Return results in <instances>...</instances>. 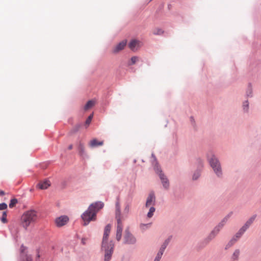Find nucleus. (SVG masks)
<instances>
[{
	"mask_svg": "<svg viewBox=\"0 0 261 261\" xmlns=\"http://www.w3.org/2000/svg\"><path fill=\"white\" fill-rule=\"evenodd\" d=\"M103 203L100 201L96 202L90 204L87 210L81 215L83 225L86 226L91 221H95L97 213L103 207Z\"/></svg>",
	"mask_w": 261,
	"mask_h": 261,
	"instance_id": "f257e3e1",
	"label": "nucleus"
},
{
	"mask_svg": "<svg viewBox=\"0 0 261 261\" xmlns=\"http://www.w3.org/2000/svg\"><path fill=\"white\" fill-rule=\"evenodd\" d=\"M138 61H139V58L138 57H136V56H134V57H132V58L130 59L131 63H129V64L130 65H134L136 62H137Z\"/></svg>",
	"mask_w": 261,
	"mask_h": 261,
	"instance_id": "cd10ccee",
	"label": "nucleus"
},
{
	"mask_svg": "<svg viewBox=\"0 0 261 261\" xmlns=\"http://www.w3.org/2000/svg\"><path fill=\"white\" fill-rule=\"evenodd\" d=\"M116 218L117 221V230H116V240L119 241L121 239L122 231L123 229V225L120 218V210L118 203L117 204V210L116 213Z\"/></svg>",
	"mask_w": 261,
	"mask_h": 261,
	"instance_id": "7ed1b4c3",
	"label": "nucleus"
},
{
	"mask_svg": "<svg viewBox=\"0 0 261 261\" xmlns=\"http://www.w3.org/2000/svg\"><path fill=\"white\" fill-rule=\"evenodd\" d=\"M103 144V141H98L96 139H92L89 143V145L91 147H95L98 146H102Z\"/></svg>",
	"mask_w": 261,
	"mask_h": 261,
	"instance_id": "dca6fc26",
	"label": "nucleus"
},
{
	"mask_svg": "<svg viewBox=\"0 0 261 261\" xmlns=\"http://www.w3.org/2000/svg\"><path fill=\"white\" fill-rule=\"evenodd\" d=\"M200 173L199 171H196L193 175V179L196 180L200 176Z\"/></svg>",
	"mask_w": 261,
	"mask_h": 261,
	"instance_id": "2f4dec72",
	"label": "nucleus"
},
{
	"mask_svg": "<svg viewBox=\"0 0 261 261\" xmlns=\"http://www.w3.org/2000/svg\"><path fill=\"white\" fill-rule=\"evenodd\" d=\"M255 218L256 215L252 216L251 218L249 219V220L246 222V223L242 228H244V229L246 231L251 225V224L253 222Z\"/></svg>",
	"mask_w": 261,
	"mask_h": 261,
	"instance_id": "6ab92c4d",
	"label": "nucleus"
},
{
	"mask_svg": "<svg viewBox=\"0 0 261 261\" xmlns=\"http://www.w3.org/2000/svg\"><path fill=\"white\" fill-rule=\"evenodd\" d=\"M255 218L256 215L252 216L251 218L249 219V220L246 222V223L242 228H244V229L246 231L251 225V224L253 222Z\"/></svg>",
	"mask_w": 261,
	"mask_h": 261,
	"instance_id": "a211bd4d",
	"label": "nucleus"
},
{
	"mask_svg": "<svg viewBox=\"0 0 261 261\" xmlns=\"http://www.w3.org/2000/svg\"><path fill=\"white\" fill-rule=\"evenodd\" d=\"M68 221L69 218L67 216H61L56 219L55 222L57 226L61 227L66 224Z\"/></svg>",
	"mask_w": 261,
	"mask_h": 261,
	"instance_id": "9b49d317",
	"label": "nucleus"
},
{
	"mask_svg": "<svg viewBox=\"0 0 261 261\" xmlns=\"http://www.w3.org/2000/svg\"><path fill=\"white\" fill-rule=\"evenodd\" d=\"M95 105V101L93 100H89L85 106L84 109L87 111L91 109Z\"/></svg>",
	"mask_w": 261,
	"mask_h": 261,
	"instance_id": "4be33fe9",
	"label": "nucleus"
},
{
	"mask_svg": "<svg viewBox=\"0 0 261 261\" xmlns=\"http://www.w3.org/2000/svg\"><path fill=\"white\" fill-rule=\"evenodd\" d=\"M93 114H91L88 117V118L87 119L86 122H85V124L86 125H87V126H88L90 123H91V120H92V119L93 118Z\"/></svg>",
	"mask_w": 261,
	"mask_h": 261,
	"instance_id": "7c9ffc66",
	"label": "nucleus"
},
{
	"mask_svg": "<svg viewBox=\"0 0 261 261\" xmlns=\"http://www.w3.org/2000/svg\"><path fill=\"white\" fill-rule=\"evenodd\" d=\"M154 170L156 173L159 174L160 179L162 181L163 187L168 189L169 187V182L168 179L167 178L166 176L162 173L160 168L156 165L154 166Z\"/></svg>",
	"mask_w": 261,
	"mask_h": 261,
	"instance_id": "423d86ee",
	"label": "nucleus"
},
{
	"mask_svg": "<svg viewBox=\"0 0 261 261\" xmlns=\"http://www.w3.org/2000/svg\"><path fill=\"white\" fill-rule=\"evenodd\" d=\"M163 33V31L160 29H156L153 32L154 35H161Z\"/></svg>",
	"mask_w": 261,
	"mask_h": 261,
	"instance_id": "473e14b6",
	"label": "nucleus"
},
{
	"mask_svg": "<svg viewBox=\"0 0 261 261\" xmlns=\"http://www.w3.org/2000/svg\"><path fill=\"white\" fill-rule=\"evenodd\" d=\"M127 43V41L126 40H123L119 43L117 44L113 48V52L114 53H117L119 51L122 50L124 49V47L126 46Z\"/></svg>",
	"mask_w": 261,
	"mask_h": 261,
	"instance_id": "4468645a",
	"label": "nucleus"
},
{
	"mask_svg": "<svg viewBox=\"0 0 261 261\" xmlns=\"http://www.w3.org/2000/svg\"><path fill=\"white\" fill-rule=\"evenodd\" d=\"M255 218L256 215L252 216L251 218L249 219V220L246 222V223L242 228H244V229L246 231L251 225V224L253 222Z\"/></svg>",
	"mask_w": 261,
	"mask_h": 261,
	"instance_id": "f3484780",
	"label": "nucleus"
},
{
	"mask_svg": "<svg viewBox=\"0 0 261 261\" xmlns=\"http://www.w3.org/2000/svg\"><path fill=\"white\" fill-rule=\"evenodd\" d=\"M155 211V208L153 206L150 207L149 211L147 213V217L149 218H151Z\"/></svg>",
	"mask_w": 261,
	"mask_h": 261,
	"instance_id": "a878e982",
	"label": "nucleus"
},
{
	"mask_svg": "<svg viewBox=\"0 0 261 261\" xmlns=\"http://www.w3.org/2000/svg\"><path fill=\"white\" fill-rule=\"evenodd\" d=\"M82 242H83V244H85V241H84L83 239L82 240Z\"/></svg>",
	"mask_w": 261,
	"mask_h": 261,
	"instance_id": "a19ab883",
	"label": "nucleus"
},
{
	"mask_svg": "<svg viewBox=\"0 0 261 261\" xmlns=\"http://www.w3.org/2000/svg\"><path fill=\"white\" fill-rule=\"evenodd\" d=\"M27 248L23 245H21L20 247V252H21V261H32V258L31 256L29 255L27 253H25V251L26 250Z\"/></svg>",
	"mask_w": 261,
	"mask_h": 261,
	"instance_id": "f8f14e48",
	"label": "nucleus"
},
{
	"mask_svg": "<svg viewBox=\"0 0 261 261\" xmlns=\"http://www.w3.org/2000/svg\"><path fill=\"white\" fill-rule=\"evenodd\" d=\"M163 253L159 251V252H158L157 254H156V256L155 258V259H158V260H160V259L162 257V256L163 255Z\"/></svg>",
	"mask_w": 261,
	"mask_h": 261,
	"instance_id": "72a5a7b5",
	"label": "nucleus"
},
{
	"mask_svg": "<svg viewBox=\"0 0 261 261\" xmlns=\"http://www.w3.org/2000/svg\"><path fill=\"white\" fill-rule=\"evenodd\" d=\"M232 215V212H229L223 219V220L219 223V224L215 227L214 230L212 231L211 233V236H212L213 238L219 232V231L222 228L223 226L225 224L228 220L230 218V217Z\"/></svg>",
	"mask_w": 261,
	"mask_h": 261,
	"instance_id": "39448f33",
	"label": "nucleus"
},
{
	"mask_svg": "<svg viewBox=\"0 0 261 261\" xmlns=\"http://www.w3.org/2000/svg\"><path fill=\"white\" fill-rule=\"evenodd\" d=\"M171 239V237H169L164 241V242L162 245L161 248H160V250H159L160 251L164 253L166 248L167 247V246L169 244V242H170Z\"/></svg>",
	"mask_w": 261,
	"mask_h": 261,
	"instance_id": "aec40b11",
	"label": "nucleus"
},
{
	"mask_svg": "<svg viewBox=\"0 0 261 261\" xmlns=\"http://www.w3.org/2000/svg\"><path fill=\"white\" fill-rule=\"evenodd\" d=\"M237 241V239H235V238H232V239L229 242L227 245L226 246V248H229L232 246Z\"/></svg>",
	"mask_w": 261,
	"mask_h": 261,
	"instance_id": "bb28decb",
	"label": "nucleus"
},
{
	"mask_svg": "<svg viewBox=\"0 0 261 261\" xmlns=\"http://www.w3.org/2000/svg\"><path fill=\"white\" fill-rule=\"evenodd\" d=\"M171 239V237H169L164 241V242L162 245L161 248H160V250H159L160 251L164 253L166 248L167 247V246L169 244V242H170Z\"/></svg>",
	"mask_w": 261,
	"mask_h": 261,
	"instance_id": "412c9836",
	"label": "nucleus"
},
{
	"mask_svg": "<svg viewBox=\"0 0 261 261\" xmlns=\"http://www.w3.org/2000/svg\"><path fill=\"white\" fill-rule=\"evenodd\" d=\"M243 108H244V109L245 110V111H247L248 110V101H245L244 104H243Z\"/></svg>",
	"mask_w": 261,
	"mask_h": 261,
	"instance_id": "c9c22d12",
	"label": "nucleus"
},
{
	"mask_svg": "<svg viewBox=\"0 0 261 261\" xmlns=\"http://www.w3.org/2000/svg\"><path fill=\"white\" fill-rule=\"evenodd\" d=\"M129 206L128 205H127L124 210V212H125L126 213H128L129 212Z\"/></svg>",
	"mask_w": 261,
	"mask_h": 261,
	"instance_id": "e433bc0d",
	"label": "nucleus"
},
{
	"mask_svg": "<svg viewBox=\"0 0 261 261\" xmlns=\"http://www.w3.org/2000/svg\"><path fill=\"white\" fill-rule=\"evenodd\" d=\"M78 149H79V154H80V155L82 156L85 154V147H84V145L82 143H80V144L79 145Z\"/></svg>",
	"mask_w": 261,
	"mask_h": 261,
	"instance_id": "b1692460",
	"label": "nucleus"
},
{
	"mask_svg": "<svg viewBox=\"0 0 261 261\" xmlns=\"http://www.w3.org/2000/svg\"><path fill=\"white\" fill-rule=\"evenodd\" d=\"M38 216L36 211L30 210L25 212L21 218V224L22 227L27 229L32 224L34 223L37 220Z\"/></svg>",
	"mask_w": 261,
	"mask_h": 261,
	"instance_id": "f03ea898",
	"label": "nucleus"
},
{
	"mask_svg": "<svg viewBox=\"0 0 261 261\" xmlns=\"http://www.w3.org/2000/svg\"><path fill=\"white\" fill-rule=\"evenodd\" d=\"M72 147H73L72 145H70L68 146V149L71 150V149H72Z\"/></svg>",
	"mask_w": 261,
	"mask_h": 261,
	"instance_id": "ea45409f",
	"label": "nucleus"
},
{
	"mask_svg": "<svg viewBox=\"0 0 261 261\" xmlns=\"http://www.w3.org/2000/svg\"><path fill=\"white\" fill-rule=\"evenodd\" d=\"M210 163L217 176H221L222 175V171L220 164L218 160L215 156H213L210 159Z\"/></svg>",
	"mask_w": 261,
	"mask_h": 261,
	"instance_id": "20e7f679",
	"label": "nucleus"
},
{
	"mask_svg": "<svg viewBox=\"0 0 261 261\" xmlns=\"http://www.w3.org/2000/svg\"><path fill=\"white\" fill-rule=\"evenodd\" d=\"M7 208V205L5 203L0 204V210H4Z\"/></svg>",
	"mask_w": 261,
	"mask_h": 261,
	"instance_id": "f704fd0d",
	"label": "nucleus"
},
{
	"mask_svg": "<svg viewBox=\"0 0 261 261\" xmlns=\"http://www.w3.org/2000/svg\"><path fill=\"white\" fill-rule=\"evenodd\" d=\"M1 221L4 223H6L7 222L6 212H3V216H2V217L1 218Z\"/></svg>",
	"mask_w": 261,
	"mask_h": 261,
	"instance_id": "c756f323",
	"label": "nucleus"
},
{
	"mask_svg": "<svg viewBox=\"0 0 261 261\" xmlns=\"http://www.w3.org/2000/svg\"><path fill=\"white\" fill-rule=\"evenodd\" d=\"M124 240V243L128 244H133L136 241L135 238L129 232L128 229L125 230Z\"/></svg>",
	"mask_w": 261,
	"mask_h": 261,
	"instance_id": "1a4fd4ad",
	"label": "nucleus"
},
{
	"mask_svg": "<svg viewBox=\"0 0 261 261\" xmlns=\"http://www.w3.org/2000/svg\"><path fill=\"white\" fill-rule=\"evenodd\" d=\"M50 186V182L47 179H45L40 181L37 186V187L41 190H45Z\"/></svg>",
	"mask_w": 261,
	"mask_h": 261,
	"instance_id": "2eb2a0df",
	"label": "nucleus"
},
{
	"mask_svg": "<svg viewBox=\"0 0 261 261\" xmlns=\"http://www.w3.org/2000/svg\"><path fill=\"white\" fill-rule=\"evenodd\" d=\"M240 254V251L239 249H236L234 250L232 255V259L233 260H237L239 259V256Z\"/></svg>",
	"mask_w": 261,
	"mask_h": 261,
	"instance_id": "5701e85b",
	"label": "nucleus"
},
{
	"mask_svg": "<svg viewBox=\"0 0 261 261\" xmlns=\"http://www.w3.org/2000/svg\"><path fill=\"white\" fill-rule=\"evenodd\" d=\"M37 257L39 258L40 257V255L39 254H37Z\"/></svg>",
	"mask_w": 261,
	"mask_h": 261,
	"instance_id": "79ce46f5",
	"label": "nucleus"
},
{
	"mask_svg": "<svg viewBox=\"0 0 261 261\" xmlns=\"http://www.w3.org/2000/svg\"><path fill=\"white\" fill-rule=\"evenodd\" d=\"M245 230L244 228H241L238 232L236 234V235L233 237L235 238V239H237V240L242 236V234L245 232Z\"/></svg>",
	"mask_w": 261,
	"mask_h": 261,
	"instance_id": "393cba45",
	"label": "nucleus"
},
{
	"mask_svg": "<svg viewBox=\"0 0 261 261\" xmlns=\"http://www.w3.org/2000/svg\"><path fill=\"white\" fill-rule=\"evenodd\" d=\"M36 261H38V260H37V259H36Z\"/></svg>",
	"mask_w": 261,
	"mask_h": 261,
	"instance_id": "c03bdc74",
	"label": "nucleus"
},
{
	"mask_svg": "<svg viewBox=\"0 0 261 261\" xmlns=\"http://www.w3.org/2000/svg\"><path fill=\"white\" fill-rule=\"evenodd\" d=\"M111 226L110 224H108L105 228L103 236L102 242V248H106V245H109L108 237L110 233Z\"/></svg>",
	"mask_w": 261,
	"mask_h": 261,
	"instance_id": "6e6552de",
	"label": "nucleus"
},
{
	"mask_svg": "<svg viewBox=\"0 0 261 261\" xmlns=\"http://www.w3.org/2000/svg\"><path fill=\"white\" fill-rule=\"evenodd\" d=\"M113 248L114 244L112 241L109 242V245H106V248H102V249H105V251L104 261L110 260L113 252Z\"/></svg>",
	"mask_w": 261,
	"mask_h": 261,
	"instance_id": "0eeeda50",
	"label": "nucleus"
},
{
	"mask_svg": "<svg viewBox=\"0 0 261 261\" xmlns=\"http://www.w3.org/2000/svg\"><path fill=\"white\" fill-rule=\"evenodd\" d=\"M80 127V125H77V126H76V127H75V131H77V130H79V129Z\"/></svg>",
	"mask_w": 261,
	"mask_h": 261,
	"instance_id": "58836bf2",
	"label": "nucleus"
},
{
	"mask_svg": "<svg viewBox=\"0 0 261 261\" xmlns=\"http://www.w3.org/2000/svg\"><path fill=\"white\" fill-rule=\"evenodd\" d=\"M154 261H160L159 260L154 259Z\"/></svg>",
	"mask_w": 261,
	"mask_h": 261,
	"instance_id": "37998d69",
	"label": "nucleus"
},
{
	"mask_svg": "<svg viewBox=\"0 0 261 261\" xmlns=\"http://www.w3.org/2000/svg\"><path fill=\"white\" fill-rule=\"evenodd\" d=\"M142 45V43L137 40H132L128 44L129 48L133 51L137 50Z\"/></svg>",
	"mask_w": 261,
	"mask_h": 261,
	"instance_id": "ddd939ff",
	"label": "nucleus"
},
{
	"mask_svg": "<svg viewBox=\"0 0 261 261\" xmlns=\"http://www.w3.org/2000/svg\"><path fill=\"white\" fill-rule=\"evenodd\" d=\"M155 203V197L154 193L151 192L149 193L145 204L146 207H149L153 206Z\"/></svg>",
	"mask_w": 261,
	"mask_h": 261,
	"instance_id": "9d476101",
	"label": "nucleus"
},
{
	"mask_svg": "<svg viewBox=\"0 0 261 261\" xmlns=\"http://www.w3.org/2000/svg\"><path fill=\"white\" fill-rule=\"evenodd\" d=\"M5 194V193L4 191L0 190V195L3 196Z\"/></svg>",
	"mask_w": 261,
	"mask_h": 261,
	"instance_id": "4c0bfd02",
	"label": "nucleus"
},
{
	"mask_svg": "<svg viewBox=\"0 0 261 261\" xmlns=\"http://www.w3.org/2000/svg\"><path fill=\"white\" fill-rule=\"evenodd\" d=\"M17 200L16 199H12L11 200L10 202L9 203V207L10 208H12L14 207L15 204L17 203Z\"/></svg>",
	"mask_w": 261,
	"mask_h": 261,
	"instance_id": "c85d7f7f",
	"label": "nucleus"
}]
</instances>
